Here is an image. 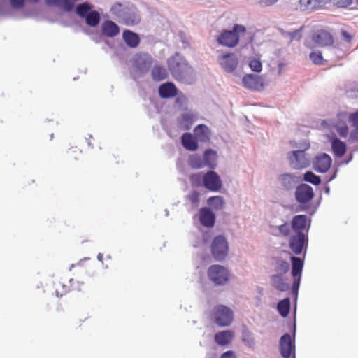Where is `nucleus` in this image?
<instances>
[{
    "mask_svg": "<svg viewBox=\"0 0 358 358\" xmlns=\"http://www.w3.org/2000/svg\"><path fill=\"white\" fill-rule=\"evenodd\" d=\"M308 217L306 215H295L292 220V233L289 239V246L295 255L306 250L308 242L307 227Z\"/></svg>",
    "mask_w": 358,
    "mask_h": 358,
    "instance_id": "obj_1",
    "label": "nucleus"
},
{
    "mask_svg": "<svg viewBox=\"0 0 358 358\" xmlns=\"http://www.w3.org/2000/svg\"><path fill=\"white\" fill-rule=\"evenodd\" d=\"M168 65L173 76L177 80H183L193 73L192 67L178 54L169 59Z\"/></svg>",
    "mask_w": 358,
    "mask_h": 358,
    "instance_id": "obj_2",
    "label": "nucleus"
},
{
    "mask_svg": "<svg viewBox=\"0 0 358 358\" xmlns=\"http://www.w3.org/2000/svg\"><path fill=\"white\" fill-rule=\"evenodd\" d=\"M246 29L243 25L236 24L232 30H223L217 37V42L225 47L234 48L239 43V34H245Z\"/></svg>",
    "mask_w": 358,
    "mask_h": 358,
    "instance_id": "obj_3",
    "label": "nucleus"
},
{
    "mask_svg": "<svg viewBox=\"0 0 358 358\" xmlns=\"http://www.w3.org/2000/svg\"><path fill=\"white\" fill-rule=\"evenodd\" d=\"M213 318L220 327L229 326L233 320V312L225 306L218 305L214 308Z\"/></svg>",
    "mask_w": 358,
    "mask_h": 358,
    "instance_id": "obj_4",
    "label": "nucleus"
},
{
    "mask_svg": "<svg viewBox=\"0 0 358 358\" xmlns=\"http://www.w3.org/2000/svg\"><path fill=\"white\" fill-rule=\"evenodd\" d=\"M209 279L217 285H225L229 279L228 271L222 266L213 265L208 268Z\"/></svg>",
    "mask_w": 358,
    "mask_h": 358,
    "instance_id": "obj_5",
    "label": "nucleus"
},
{
    "mask_svg": "<svg viewBox=\"0 0 358 358\" xmlns=\"http://www.w3.org/2000/svg\"><path fill=\"white\" fill-rule=\"evenodd\" d=\"M228 250V243L224 236H218L213 239L211 245V252L216 260L221 261L225 259Z\"/></svg>",
    "mask_w": 358,
    "mask_h": 358,
    "instance_id": "obj_6",
    "label": "nucleus"
},
{
    "mask_svg": "<svg viewBox=\"0 0 358 358\" xmlns=\"http://www.w3.org/2000/svg\"><path fill=\"white\" fill-rule=\"evenodd\" d=\"M308 148L309 145H306L303 150H295L288 154L289 164L293 169H301L309 165V160L305 153V150Z\"/></svg>",
    "mask_w": 358,
    "mask_h": 358,
    "instance_id": "obj_7",
    "label": "nucleus"
},
{
    "mask_svg": "<svg viewBox=\"0 0 358 358\" xmlns=\"http://www.w3.org/2000/svg\"><path fill=\"white\" fill-rule=\"evenodd\" d=\"M203 186L211 192L220 191L222 187V180L215 171H208L203 176Z\"/></svg>",
    "mask_w": 358,
    "mask_h": 358,
    "instance_id": "obj_8",
    "label": "nucleus"
},
{
    "mask_svg": "<svg viewBox=\"0 0 358 358\" xmlns=\"http://www.w3.org/2000/svg\"><path fill=\"white\" fill-rule=\"evenodd\" d=\"M295 345L292 342L291 336L289 334H285L280 339L279 350L283 358H290L293 354L294 356Z\"/></svg>",
    "mask_w": 358,
    "mask_h": 358,
    "instance_id": "obj_9",
    "label": "nucleus"
},
{
    "mask_svg": "<svg viewBox=\"0 0 358 358\" xmlns=\"http://www.w3.org/2000/svg\"><path fill=\"white\" fill-rule=\"evenodd\" d=\"M242 83L245 87L255 91H260L264 87L263 78L255 74L245 75L242 79Z\"/></svg>",
    "mask_w": 358,
    "mask_h": 358,
    "instance_id": "obj_10",
    "label": "nucleus"
},
{
    "mask_svg": "<svg viewBox=\"0 0 358 358\" xmlns=\"http://www.w3.org/2000/svg\"><path fill=\"white\" fill-rule=\"evenodd\" d=\"M314 196L313 188L306 184H301L296 187L295 197L300 203H306L312 200Z\"/></svg>",
    "mask_w": 358,
    "mask_h": 358,
    "instance_id": "obj_11",
    "label": "nucleus"
},
{
    "mask_svg": "<svg viewBox=\"0 0 358 358\" xmlns=\"http://www.w3.org/2000/svg\"><path fill=\"white\" fill-rule=\"evenodd\" d=\"M221 67L227 72L234 71L238 65V58L234 53H227L218 58Z\"/></svg>",
    "mask_w": 358,
    "mask_h": 358,
    "instance_id": "obj_12",
    "label": "nucleus"
},
{
    "mask_svg": "<svg viewBox=\"0 0 358 358\" xmlns=\"http://www.w3.org/2000/svg\"><path fill=\"white\" fill-rule=\"evenodd\" d=\"M312 40L315 44L321 47L331 45L334 42L333 36L324 29L315 32L312 36Z\"/></svg>",
    "mask_w": 358,
    "mask_h": 358,
    "instance_id": "obj_13",
    "label": "nucleus"
},
{
    "mask_svg": "<svg viewBox=\"0 0 358 358\" xmlns=\"http://www.w3.org/2000/svg\"><path fill=\"white\" fill-rule=\"evenodd\" d=\"M331 164V159L327 154H322L316 157L314 161V169L320 173L327 172Z\"/></svg>",
    "mask_w": 358,
    "mask_h": 358,
    "instance_id": "obj_14",
    "label": "nucleus"
},
{
    "mask_svg": "<svg viewBox=\"0 0 358 358\" xmlns=\"http://www.w3.org/2000/svg\"><path fill=\"white\" fill-rule=\"evenodd\" d=\"M158 91L160 97L163 99L174 97L178 94V89L174 83L171 82L162 84Z\"/></svg>",
    "mask_w": 358,
    "mask_h": 358,
    "instance_id": "obj_15",
    "label": "nucleus"
},
{
    "mask_svg": "<svg viewBox=\"0 0 358 358\" xmlns=\"http://www.w3.org/2000/svg\"><path fill=\"white\" fill-rule=\"evenodd\" d=\"M200 223L206 227H211L215 223V215L210 209L202 208L199 211Z\"/></svg>",
    "mask_w": 358,
    "mask_h": 358,
    "instance_id": "obj_16",
    "label": "nucleus"
},
{
    "mask_svg": "<svg viewBox=\"0 0 358 358\" xmlns=\"http://www.w3.org/2000/svg\"><path fill=\"white\" fill-rule=\"evenodd\" d=\"M194 135L197 141L208 142L210 138V131L205 124H199L194 129Z\"/></svg>",
    "mask_w": 358,
    "mask_h": 358,
    "instance_id": "obj_17",
    "label": "nucleus"
},
{
    "mask_svg": "<svg viewBox=\"0 0 358 358\" xmlns=\"http://www.w3.org/2000/svg\"><path fill=\"white\" fill-rule=\"evenodd\" d=\"M101 31L103 35L112 38L119 34L120 28L114 22L106 20L102 24Z\"/></svg>",
    "mask_w": 358,
    "mask_h": 358,
    "instance_id": "obj_18",
    "label": "nucleus"
},
{
    "mask_svg": "<svg viewBox=\"0 0 358 358\" xmlns=\"http://www.w3.org/2000/svg\"><path fill=\"white\" fill-rule=\"evenodd\" d=\"M182 146L190 151H195L198 149L197 141L190 133H185L181 137Z\"/></svg>",
    "mask_w": 358,
    "mask_h": 358,
    "instance_id": "obj_19",
    "label": "nucleus"
},
{
    "mask_svg": "<svg viewBox=\"0 0 358 358\" xmlns=\"http://www.w3.org/2000/svg\"><path fill=\"white\" fill-rule=\"evenodd\" d=\"M234 338V333L231 331H220L215 335V341L221 346L229 344Z\"/></svg>",
    "mask_w": 358,
    "mask_h": 358,
    "instance_id": "obj_20",
    "label": "nucleus"
},
{
    "mask_svg": "<svg viewBox=\"0 0 358 358\" xmlns=\"http://www.w3.org/2000/svg\"><path fill=\"white\" fill-rule=\"evenodd\" d=\"M122 37L126 44L131 48L137 47L140 43L138 34L129 30L124 31Z\"/></svg>",
    "mask_w": 358,
    "mask_h": 358,
    "instance_id": "obj_21",
    "label": "nucleus"
},
{
    "mask_svg": "<svg viewBox=\"0 0 358 358\" xmlns=\"http://www.w3.org/2000/svg\"><path fill=\"white\" fill-rule=\"evenodd\" d=\"M331 148L334 155L338 157H343L346 152L345 143L337 138H332Z\"/></svg>",
    "mask_w": 358,
    "mask_h": 358,
    "instance_id": "obj_22",
    "label": "nucleus"
},
{
    "mask_svg": "<svg viewBox=\"0 0 358 358\" xmlns=\"http://www.w3.org/2000/svg\"><path fill=\"white\" fill-rule=\"evenodd\" d=\"M278 180L282 187L285 189H292L296 183L295 177L289 173L281 174L278 176Z\"/></svg>",
    "mask_w": 358,
    "mask_h": 358,
    "instance_id": "obj_23",
    "label": "nucleus"
},
{
    "mask_svg": "<svg viewBox=\"0 0 358 358\" xmlns=\"http://www.w3.org/2000/svg\"><path fill=\"white\" fill-rule=\"evenodd\" d=\"M69 282L71 285H66L64 281L59 280L55 283V293L57 296H62L71 290V287L73 286L74 281L73 279H70Z\"/></svg>",
    "mask_w": 358,
    "mask_h": 358,
    "instance_id": "obj_24",
    "label": "nucleus"
},
{
    "mask_svg": "<svg viewBox=\"0 0 358 358\" xmlns=\"http://www.w3.org/2000/svg\"><path fill=\"white\" fill-rule=\"evenodd\" d=\"M273 286L278 290L284 292L289 289V285L285 282V279L281 275H273L271 276Z\"/></svg>",
    "mask_w": 358,
    "mask_h": 358,
    "instance_id": "obj_25",
    "label": "nucleus"
},
{
    "mask_svg": "<svg viewBox=\"0 0 358 358\" xmlns=\"http://www.w3.org/2000/svg\"><path fill=\"white\" fill-rule=\"evenodd\" d=\"M291 262L292 275L293 278L300 277L303 266V262L299 257H292Z\"/></svg>",
    "mask_w": 358,
    "mask_h": 358,
    "instance_id": "obj_26",
    "label": "nucleus"
},
{
    "mask_svg": "<svg viewBox=\"0 0 358 358\" xmlns=\"http://www.w3.org/2000/svg\"><path fill=\"white\" fill-rule=\"evenodd\" d=\"M322 3L321 0H299V7L303 10L317 9L322 6Z\"/></svg>",
    "mask_w": 358,
    "mask_h": 358,
    "instance_id": "obj_27",
    "label": "nucleus"
},
{
    "mask_svg": "<svg viewBox=\"0 0 358 358\" xmlns=\"http://www.w3.org/2000/svg\"><path fill=\"white\" fill-rule=\"evenodd\" d=\"M217 154L216 152L208 149L206 150L203 155V162L205 165L213 169L216 165Z\"/></svg>",
    "mask_w": 358,
    "mask_h": 358,
    "instance_id": "obj_28",
    "label": "nucleus"
},
{
    "mask_svg": "<svg viewBox=\"0 0 358 358\" xmlns=\"http://www.w3.org/2000/svg\"><path fill=\"white\" fill-rule=\"evenodd\" d=\"M152 77L156 81H160L168 77L166 69L159 65H155L152 69Z\"/></svg>",
    "mask_w": 358,
    "mask_h": 358,
    "instance_id": "obj_29",
    "label": "nucleus"
},
{
    "mask_svg": "<svg viewBox=\"0 0 358 358\" xmlns=\"http://www.w3.org/2000/svg\"><path fill=\"white\" fill-rule=\"evenodd\" d=\"M277 309L280 315L285 317L288 315L290 310V300L289 298H285L280 301L277 305Z\"/></svg>",
    "mask_w": 358,
    "mask_h": 358,
    "instance_id": "obj_30",
    "label": "nucleus"
},
{
    "mask_svg": "<svg viewBox=\"0 0 358 358\" xmlns=\"http://www.w3.org/2000/svg\"><path fill=\"white\" fill-rule=\"evenodd\" d=\"M85 18L87 24L90 27H96L100 22V15L96 10L90 11Z\"/></svg>",
    "mask_w": 358,
    "mask_h": 358,
    "instance_id": "obj_31",
    "label": "nucleus"
},
{
    "mask_svg": "<svg viewBox=\"0 0 358 358\" xmlns=\"http://www.w3.org/2000/svg\"><path fill=\"white\" fill-rule=\"evenodd\" d=\"M151 64V58L144 60H138L136 65V71L141 75L143 74L148 71Z\"/></svg>",
    "mask_w": 358,
    "mask_h": 358,
    "instance_id": "obj_32",
    "label": "nucleus"
},
{
    "mask_svg": "<svg viewBox=\"0 0 358 358\" xmlns=\"http://www.w3.org/2000/svg\"><path fill=\"white\" fill-rule=\"evenodd\" d=\"M208 203L215 210H222L224 206V201L220 196H210L208 199Z\"/></svg>",
    "mask_w": 358,
    "mask_h": 358,
    "instance_id": "obj_33",
    "label": "nucleus"
},
{
    "mask_svg": "<svg viewBox=\"0 0 358 358\" xmlns=\"http://www.w3.org/2000/svg\"><path fill=\"white\" fill-rule=\"evenodd\" d=\"M92 6L88 3H83L77 6L76 13L81 17L85 16L91 11Z\"/></svg>",
    "mask_w": 358,
    "mask_h": 358,
    "instance_id": "obj_34",
    "label": "nucleus"
},
{
    "mask_svg": "<svg viewBox=\"0 0 358 358\" xmlns=\"http://www.w3.org/2000/svg\"><path fill=\"white\" fill-rule=\"evenodd\" d=\"M289 269V264L288 262L283 260H278L276 262L275 271L278 273L276 275L285 274Z\"/></svg>",
    "mask_w": 358,
    "mask_h": 358,
    "instance_id": "obj_35",
    "label": "nucleus"
},
{
    "mask_svg": "<svg viewBox=\"0 0 358 358\" xmlns=\"http://www.w3.org/2000/svg\"><path fill=\"white\" fill-rule=\"evenodd\" d=\"M243 342L249 348H254L255 343L253 334L249 331L246 330L242 334Z\"/></svg>",
    "mask_w": 358,
    "mask_h": 358,
    "instance_id": "obj_36",
    "label": "nucleus"
},
{
    "mask_svg": "<svg viewBox=\"0 0 358 358\" xmlns=\"http://www.w3.org/2000/svg\"><path fill=\"white\" fill-rule=\"evenodd\" d=\"M81 150L77 148H72L66 152V157L69 161H77L81 155Z\"/></svg>",
    "mask_w": 358,
    "mask_h": 358,
    "instance_id": "obj_37",
    "label": "nucleus"
},
{
    "mask_svg": "<svg viewBox=\"0 0 358 358\" xmlns=\"http://www.w3.org/2000/svg\"><path fill=\"white\" fill-rule=\"evenodd\" d=\"M304 180L315 185H317L321 182L320 178L311 171H307L304 174Z\"/></svg>",
    "mask_w": 358,
    "mask_h": 358,
    "instance_id": "obj_38",
    "label": "nucleus"
},
{
    "mask_svg": "<svg viewBox=\"0 0 358 358\" xmlns=\"http://www.w3.org/2000/svg\"><path fill=\"white\" fill-rule=\"evenodd\" d=\"M203 175L201 173L192 174L189 180L193 187H199L203 184Z\"/></svg>",
    "mask_w": 358,
    "mask_h": 358,
    "instance_id": "obj_39",
    "label": "nucleus"
},
{
    "mask_svg": "<svg viewBox=\"0 0 358 358\" xmlns=\"http://www.w3.org/2000/svg\"><path fill=\"white\" fill-rule=\"evenodd\" d=\"M334 127L341 137L345 138L348 136L349 130L347 124L345 122H338Z\"/></svg>",
    "mask_w": 358,
    "mask_h": 358,
    "instance_id": "obj_40",
    "label": "nucleus"
},
{
    "mask_svg": "<svg viewBox=\"0 0 358 358\" xmlns=\"http://www.w3.org/2000/svg\"><path fill=\"white\" fill-rule=\"evenodd\" d=\"M310 59L311 61L315 64H323V57L321 52H312L310 54Z\"/></svg>",
    "mask_w": 358,
    "mask_h": 358,
    "instance_id": "obj_41",
    "label": "nucleus"
},
{
    "mask_svg": "<svg viewBox=\"0 0 358 358\" xmlns=\"http://www.w3.org/2000/svg\"><path fill=\"white\" fill-rule=\"evenodd\" d=\"M191 166L194 169H201L205 166L203 160L200 157H194L191 159Z\"/></svg>",
    "mask_w": 358,
    "mask_h": 358,
    "instance_id": "obj_42",
    "label": "nucleus"
},
{
    "mask_svg": "<svg viewBox=\"0 0 358 358\" xmlns=\"http://www.w3.org/2000/svg\"><path fill=\"white\" fill-rule=\"evenodd\" d=\"M249 66L255 72H260L262 69V65L259 60L253 59L250 61Z\"/></svg>",
    "mask_w": 358,
    "mask_h": 358,
    "instance_id": "obj_43",
    "label": "nucleus"
},
{
    "mask_svg": "<svg viewBox=\"0 0 358 358\" xmlns=\"http://www.w3.org/2000/svg\"><path fill=\"white\" fill-rule=\"evenodd\" d=\"M188 200L195 206H197L199 202V194L196 191H192L187 196Z\"/></svg>",
    "mask_w": 358,
    "mask_h": 358,
    "instance_id": "obj_44",
    "label": "nucleus"
},
{
    "mask_svg": "<svg viewBox=\"0 0 358 358\" xmlns=\"http://www.w3.org/2000/svg\"><path fill=\"white\" fill-rule=\"evenodd\" d=\"M280 234L282 236H288L290 234V227L287 223L281 224L278 227Z\"/></svg>",
    "mask_w": 358,
    "mask_h": 358,
    "instance_id": "obj_45",
    "label": "nucleus"
},
{
    "mask_svg": "<svg viewBox=\"0 0 358 358\" xmlns=\"http://www.w3.org/2000/svg\"><path fill=\"white\" fill-rule=\"evenodd\" d=\"M10 6L14 9H22L25 3V0H10Z\"/></svg>",
    "mask_w": 358,
    "mask_h": 358,
    "instance_id": "obj_46",
    "label": "nucleus"
},
{
    "mask_svg": "<svg viewBox=\"0 0 358 358\" xmlns=\"http://www.w3.org/2000/svg\"><path fill=\"white\" fill-rule=\"evenodd\" d=\"M349 122L352 123V127H358V110L350 115Z\"/></svg>",
    "mask_w": 358,
    "mask_h": 358,
    "instance_id": "obj_47",
    "label": "nucleus"
},
{
    "mask_svg": "<svg viewBox=\"0 0 358 358\" xmlns=\"http://www.w3.org/2000/svg\"><path fill=\"white\" fill-rule=\"evenodd\" d=\"M278 0H259L258 3L262 7L271 6L275 3Z\"/></svg>",
    "mask_w": 358,
    "mask_h": 358,
    "instance_id": "obj_48",
    "label": "nucleus"
},
{
    "mask_svg": "<svg viewBox=\"0 0 358 358\" xmlns=\"http://www.w3.org/2000/svg\"><path fill=\"white\" fill-rule=\"evenodd\" d=\"M341 36L344 41H345L348 43L351 42V41L352 39V36L350 33H348L347 31L343 29V30H341Z\"/></svg>",
    "mask_w": 358,
    "mask_h": 358,
    "instance_id": "obj_49",
    "label": "nucleus"
},
{
    "mask_svg": "<svg viewBox=\"0 0 358 358\" xmlns=\"http://www.w3.org/2000/svg\"><path fill=\"white\" fill-rule=\"evenodd\" d=\"M62 0H45L46 5L49 6H56L59 8Z\"/></svg>",
    "mask_w": 358,
    "mask_h": 358,
    "instance_id": "obj_50",
    "label": "nucleus"
},
{
    "mask_svg": "<svg viewBox=\"0 0 358 358\" xmlns=\"http://www.w3.org/2000/svg\"><path fill=\"white\" fill-rule=\"evenodd\" d=\"M352 3V0H336V4L338 7H347Z\"/></svg>",
    "mask_w": 358,
    "mask_h": 358,
    "instance_id": "obj_51",
    "label": "nucleus"
},
{
    "mask_svg": "<svg viewBox=\"0 0 358 358\" xmlns=\"http://www.w3.org/2000/svg\"><path fill=\"white\" fill-rule=\"evenodd\" d=\"M353 127L354 129L350 133V138L354 141H358V126Z\"/></svg>",
    "mask_w": 358,
    "mask_h": 358,
    "instance_id": "obj_52",
    "label": "nucleus"
},
{
    "mask_svg": "<svg viewBox=\"0 0 358 358\" xmlns=\"http://www.w3.org/2000/svg\"><path fill=\"white\" fill-rule=\"evenodd\" d=\"M182 120L185 122L192 124L194 120V115L189 113H185L182 115Z\"/></svg>",
    "mask_w": 358,
    "mask_h": 358,
    "instance_id": "obj_53",
    "label": "nucleus"
},
{
    "mask_svg": "<svg viewBox=\"0 0 358 358\" xmlns=\"http://www.w3.org/2000/svg\"><path fill=\"white\" fill-rule=\"evenodd\" d=\"M122 4L121 3H115L112 8H111V11L114 13V14H116V15H120V13H119L120 9L122 8Z\"/></svg>",
    "mask_w": 358,
    "mask_h": 358,
    "instance_id": "obj_54",
    "label": "nucleus"
},
{
    "mask_svg": "<svg viewBox=\"0 0 358 358\" xmlns=\"http://www.w3.org/2000/svg\"><path fill=\"white\" fill-rule=\"evenodd\" d=\"M220 358H236V354L231 351L229 350L225 352H224Z\"/></svg>",
    "mask_w": 358,
    "mask_h": 358,
    "instance_id": "obj_55",
    "label": "nucleus"
},
{
    "mask_svg": "<svg viewBox=\"0 0 358 358\" xmlns=\"http://www.w3.org/2000/svg\"><path fill=\"white\" fill-rule=\"evenodd\" d=\"M294 278V283H293L292 289H293V291L297 292L299 287L300 277H296V278Z\"/></svg>",
    "mask_w": 358,
    "mask_h": 358,
    "instance_id": "obj_56",
    "label": "nucleus"
},
{
    "mask_svg": "<svg viewBox=\"0 0 358 358\" xmlns=\"http://www.w3.org/2000/svg\"><path fill=\"white\" fill-rule=\"evenodd\" d=\"M296 36H298V38H299L301 37L299 31H296V32L292 34V39L296 38Z\"/></svg>",
    "mask_w": 358,
    "mask_h": 358,
    "instance_id": "obj_57",
    "label": "nucleus"
},
{
    "mask_svg": "<svg viewBox=\"0 0 358 358\" xmlns=\"http://www.w3.org/2000/svg\"><path fill=\"white\" fill-rule=\"evenodd\" d=\"M124 20H125V22L127 24H133L135 22L134 20H132V22H130L129 19H127V18H125Z\"/></svg>",
    "mask_w": 358,
    "mask_h": 358,
    "instance_id": "obj_58",
    "label": "nucleus"
},
{
    "mask_svg": "<svg viewBox=\"0 0 358 358\" xmlns=\"http://www.w3.org/2000/svg\"><path fill=\"white\" fill-rule=\"evenodd\" d=\"M30 2L37 3L40 0H29Z\"/></svg>",
    "mask_w": 358,
    "mask_h": 358,
    "instance_id": "obj_59",
    "label": "nucleus"
},
{
    "mask_svg": "<svg viewBox=\"0 0 358 358\" xmlns=\"http://www.w3.org/2000/svg\"><path fill=\"white\" fill-rule=\"evenodd\" d=\"M87 320H88V318L85 317L84 320H80V322H85Z\"/></svg>",
    "mask_w": 358,
    "mask_h": 358,
    "instance_id": "obj_60",
    "label": "nucleus"
},
{
    "mask_svg": "<svg viewBox=\"0 0 358 358\" xmlns=\"http://www.w3.org/2000/svg\"><path fill=\"white\" fill-rule=\"evenodd\" d=\"M98 259H101V255H100V254H99V255H98Z\"/></svg>",
    "mask_w": 358,
    "mask_h": 358,
    "instance_id": "obj_61",
    "label": "nucleus"
},
{
    "mask_svg": "<svg viewBox=\"0 0 358 358\" xmlns=\"http://www.w3.org/2000/svg\"><path fill=\"white\" fill-rule=\"evenodd\" d=\"M53 138V134H51L50 135V139H52Z\"/></svg>",
    "mask_w": 358,
    "mask_h": 358,
    "instance_id": "obj_62",
    "label": "nucleus"
},
{
    "mask_svg": "<svg viewBox=\"0 0 358 358\" xmlns=\"http://www.w3.org/2000/svg\"><path fill=\"white\" fill-rule=\"evenodd\" d=\"M357 3H358V0H357Z\"/></svg>",
    "mask_w": 358,
    "mask_h": 358,
    "instance_id": "obj_63",
    "label": "nucleus"
}]
</instances>
